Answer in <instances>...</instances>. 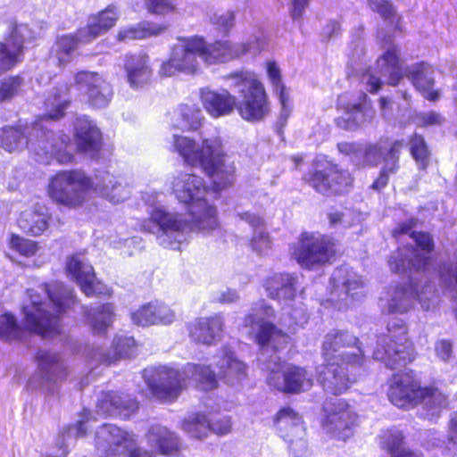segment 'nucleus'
I'll list each match as a JSON object with an SVG mask.
<instances>
[{"mask_svg": "<svg viewBox=\"0 0 457 457\" xmlns=\"http://www.w3.org/2000/svg\"><path fill=\"white\" fill-rule=\"evenodd\" d=\"M48 300L34 298L21 308L23 326L11 312L0 314V339L7 342L21 340L27 332L44 338L59 335L62 330L61 318L75 303L73 291L60 281L41 285Z\"/></svg>", "mask_w": 457, "mask_h": 457, "instance_id": "1", "label": "nucleus"}, {"mask_svg": "<svg viewBox=\"0 0 457 457\" xmlns=\"http://www.w3.org/2000/svg\"><path fill=\"white\" fill-rule=\"evenodd\" d=\"M172 190L177 198L187 204L191 222L201 230H212L218 227L217 209L202 197L208 186L195 174L181 173L172 181Z\"/></svg>", "mask_w": 457, "mask_h": 457, "instance_id": "2", "label": "nucleus"}, {"mask_svg": "<svg viewBox=\"0 0 457 457\" xmlns=\"http://www.w3.org/2000/svg\"><path fill=\"white\" fill-rule=\"evenodd\" d=\"M378 72L386 76V83L391 87L400 84L405 71L403 68L399 50L395 46L385 51L377 60ZM406 76L413 87L428 101L436 102L440 97V92L433 89L435 79L430 65L425 62H420L412 65Z\"/></svg>", "mask_w": 457, "mask_h": 457, "instance_id": "3", "label": "nucleus"}, {"mask_svg": "<svg viewBox=\"0 0 457 457\" xmlns=\"http://www.w3.org/2000/svg\"><path fill=\"white\" fill-rule=\"evenodd\" d=\"M92 177L82 169L59 170L46 187L49 200L60 210H78L87 204Z\"/></svg>", "mask_w": 457, "mask_h": 457, "instance_id": "4", "label": "nucleus"}, {"mask_svg": "<svg viewBox=\"0 0 457 457\" xmlns=\"http://www.w3.org/2000/svg\"><path fill=\"white\" fill-rule=\"evenodd\" d=\"M373 357L391 370L403 368L416 359L414 343L403 320L393 319L387 322L386 331L378 336Z\"/></svg>", "mask_w": 457, "mask_h": 457, "instance_id": "5", "label": "nucleus"}, {"mask_svg": "<svg viewBox=\"0 0 457 457\" xmlns=\"http://www.w3.org/2000/svg\"><path fill=\"white\" fill-rule=\"evenodd\" d=\"M291 258L307 270L333 264L341 256L339 243L327 234L304 231L290 247Z\"/></svg>", "mask_w": 457, "mask_h": 457, "instance_id": "6", "label": "nucleus"}, {"mask_svg": "<svg viewBox=\"0 0 457 457\" xmlns=\"http://www.w3.org/2000/svg\"><path fill=\"white\" fill-rule=\"evenodd\" d=\"M302 180L325 197L345 195L354 185L353 175L331 161H313L312 168L302 176Z\"/></svg>", "mask_w": 457, "mask_h": 457, "instance_id": "7", "label": "nucleus"}, {"mask_svg": "<svg viewBox=\"0 0 457 457\" xmlns=\"http://www.w3.org/2000/svg\"><path fill=\"white\" fill-rule=\"evenodd\" d=\"M319 423L331 439L346 442L359 426V414L348 400L329 396L321 403Z\"/></svg>", "mask_w": 457, "mask_h": 457, "instance_id": "8", "label": "nucleus"}, {"mask_svg": "<svg viewBox=\"0 0 457 457\" xmlns=\"http://www.w3.org/2000/svg\"><path fill=\"white\" fill-rule=\"evenodd\" d=\"M365 355L361 349L342 352L339 361L324 362L318 378L323 388L337 397L356 381L354 373L363 368Z\"/></svg>", "mask_w": 457, "mask_h": 457, "instance_id": "9", "label": "nucleus"}, {"mask_svg": "<svg viewBox=\"0 0 457 457\" xmlns=\"http://www.w3.org/2000/svg\"><path fill=\"white\" fill-rule=\"evenodd\" d=\"M229 77L241 87V100L237 101L236 109L242 119L250 122L262 120L270 112V103L263 84L251 73L235 72Z\"/></svg>", "mask_w": 457, "mask_h": 457, "instance_id": "10", "label": "nucleus"}, {"mask_svg": "<svg viewBox=\"0 0 457 457\" xmlns=\"http://www.w3.org/2000/svg\"><path fill=\"white\" fill-rule=\"evenodd\" d=\"M442 396L435 386H422L409 372L394 373L388 380L387 397L389 402L403 410L412 409L426 400Z\"/></svg>", "mask_w": 457, "mask_h": 457, "instance_id": "11", "label": "nucleus"}, {"mask_svg": "<svg viewBox=\"0 0 457 457\" xmlns=\"http://www.w3.org/2000/svg\"><path fill=\"white\" fill-rule=\"evenodd\" d=\"M96 447L104 457H156L151 450L136 445L134 435L112 424H104L96 434Z\"/></svg>", "mask_w": 457, "mask_h": 457, "instance_id": "12", "label": "nucleus"}, {"mask_svg": "<svg viewBox=\"0 0 457 457\" xmlns=\"http://www.w3.org/2000/svg\"><path fill=\"white\" fill-rule=\"evenodd\" d=\"M178 43L170 47V56L159 68L161 77H170L178 73L194 75L199 71L200 50L196 37H179Z\"/></svg>", "mask_w": 457, "mask_h": 457, "instance_id": "13", "label": "nucleus"}, {"mask_svg": "<svg viewBox=\"0 0 457 457\" xmlns=\"http://www.w3.org/2000/svg\"><path fill=\"white\" fill-rule=\"evenodd\" d=\"M147 386L159 402L172 403L187 387V376L179 369L160 366L153 370Z\"/></svg>", "mask_w": 457, "mask_h": 457, "instance_id": "14", "label": "nucleus"}, {"mask_svg": "<svg viewBox=\"0 0 457 457\" xmlns=\"http://www.w3.org/2000/svg\"><path fill=\"white\" fill-rule=\"evenodd\" d=\"M200 167L210 179L209 191L219 194L231 187L236 180L235 162L227 160V154L220 140Z\"/></svg>", "mask_w": 457, "mask_h": 457, "instance_id": "15", "label": "nucleus"}, {"mask_svg": "<svg viewBox=\"0 0 457 457\" xmlns=\"http://www.w3.org/2000/svg\"><path fill=\"white\" fill-rule=\"evenodd\" d=\"M74 85L84 90L87 104L93 109H102L111 103V85L97 72L79 71L74 75Z\"/></svg>", "mask_w": 457, "mask_h": 457, "instance_id": "16", "label": "nucleus"}, {"mask_svg": "<svg viewBox=\"0 0 457 457\" xmlns=\"http://www.w3.org/2000/svg\"><path fill=\"white\" fill-rule=\"evenodd\" d=\"M245 327L257 325V330L253 334V341L260 349H270L273 353H278L287 347L290 337L279 328L275 323L270 320H257L254 313H247L244 317Z\"/></svg>", "mask_w": 457, "mask_h": 457, "instance_id": "17", "label": "nucleus"}, {"mask_svg": "<svg viewBox=\"0 0 457 457\" xmlns=\"http://www.w3.org/2000/svg\"><path fill=\"white\" fill-rule=\"evenodd\" d=\"M65 270L86 296H110L112 295V290L96 278L93 266L84 262L79 256H70L66 261Z\"/></svg>", "mask_w": 457, "mask_h": 457, "instance_id": "18", "label": "nucleus"}, {"mask_svg": "<svg viewBox=\"0 0 457 457\" xmlns=\"http://www.w3.org/2000/svg\"><path fill=\"white\" fill-rule=\"evenodd\" d=\"M268 383L286 394H300L312 386V379L307 370L295 364L281 366L272 370L268 377Z\"/></svg>", "mask_w": 457, "mask_h": 457, "instance_id": "19", "label": "nucleus"}, {"mask_svg": "<svg viewBox=\"0 0 457 457\" xmlns=\"http://www.w3.org/2000/svg\"><path fill=\"white\" fill-rule=\"evenodd\" d=\"M200 58L207 64L227 62L247 54L251 46L247 42H231L229 40H215L207 43L203 37H196Z\"/></svg>", "mask_w": 457, "mask_h": 457, "instance_id": "20", "label": "nucleus"}, {"mask_svg": "<svg viewBox=\"0 0 457 457\" xmlns=\"http://www.w3.org/2000/svg\"><path fill=\"white\" fill-rule=\"evenodd\" d=\"M71 148V138L68 134L50 132L39 140L37 155L46 164L53 161L62 165L69 164L75 160Z\"/></svg>", "mask_w": 457, "mask_h": 457, "instance_id": "21", "label": "nucleus"}, {"mask_svg": "<svg viewBox=\"0 0 457 457\" xmlns=\"http://www.w3.org/2000/svg\"><path fill=\"white\" fill-rule=\"evenodd\" d=\"M76 152L98 157L103 148V134L87 116L76 118L73 126Z\"/></svg>", "mask_w": 457, "mask_h": 457, "instance_id": "22", "label": "nucleus"}, {"mask_svg": "<svg viewBox=\"0 0 457 457\" xmlns=\"http://www.w3.org/2000/svg\"><path fill=\"white\" fill-rule=\"evenodd\" d=\"M139 402L137 398L126 392L106 391L103 392L96 404V411L104 416H118L129 419L137 412Z\"/></svg>", "mask_w": 457, "mask_h": 457, "instance_id": "23", "label": "nucleus"}, {"mask_svg": "<svg viewBox=\"0 0 457 457\" xmlns=\"http://www.w3.org/2000/svg\"><path fill=\"white\" fill-rule=\"evenodd\" d=\"M219 141L217 138H204L197 145L193 138L174 135L172 151L179 154L187 164L201 166Z\"/></svg>", "mask_w": 457, "mask_h": 457, "instance_id": "24", "label": "nucleus"}, {"mask_svg": "<svg viewBox=\"0 0 457 457\" xmlns=\"http://www.w3.org/2000/svg\"><path fill=\"white\" fill-rule=\"evenodd\" d=\"M145 437L156 453L165 457H184L185 445L180 436L165 426L154 424L148 428Z\"/></svg>", "mask_w": 457, "mask_h": 457, "instance_id": "25", "label": "nucleus"}, {"mask_svg": "<svg viewBox=\"0 0 457 457\" xmlns=\"http://www.w3.org/2000/svg\"><path fill=\"white\" fill-rule=\"evenodd\" d=\"M123 71L129 87L141 89L149 85L154 71L146 54H127L123 58Z\"/></svg>", "mask_w": 457, "mask_h": 457, "instance_id": "26", "label": "nucleus"}, {"mask_svg": "<svg viewBox=\"0 0 457 457\" xmlns=\"http://www.w3.org/2000/svg\"><path fill=\"white\" fill-rule=\"evenodd\" d=\"M224 321L220 314L198 317L187 324L188 336L195 344L212 345L223 332Z\"/></svg>", "mask_w": 457, "mask_h": 457, "instance_id": "27", "label": "nucleus"}, {"mask_svg": "<svg viewBox=\"0 0 457 457\" xmlns=\"http://www.w3.org/2000/svg\"><path fill=\"white\" fill-rule=\"evenodd\" d=\"M119 19V8L116 4H110L97 12L90 14L87 24L80 27L79 31L83 33L84 38L91 43L114 28Z\"/></svg>", "mask_w": 457, "mask_h": 457, "instance_id": "28", "label": "nucleus"}, {"mask_svg": "<svg viewBox=\"0 0 457 457\" xmlns=\"http://www.w3.org/2000/svg\"><path fill=\"white\" fill-rule=\"evenodd\" d=\"M357 337L347 331L334 330L325 336L321 346V355L324 362L339 361L342 352H353L361 348Z\"/></svg>", "mask_w": 457, "mask_h": 457, "instance_id": "29", "label": "nucleus"}, {"mask_svg": "<svg viewBox=\"0 0 457 457\" xmlns=\"http://www.w3.org/2000/svg\"><path fill=\"white\" fill-rule=\"evenodd\" d=\"M297 278L288 272H278L263 280V288L270 299L274 301H294L296 296Z\"/></svg>", "mask_w": 457, "mask_h": 457, "instance_id": "30", "label": "nucleus"}, {"mask_svg": "<svg viewBox=\"0 0 457 457\" xmlns=\"http://www.w3.org/2000/svg\"><path fill=\"white\" fill-rule=\"evenodd\" d=\"M217 368L219 378L228 386L239 385L248 377L246 363L239 360L236 353L228 348H224L218 361Z\"/></svg>", "mask_w": 457, "mask_h": 457, "instance_id": "31", "label": "nucleus"}, {"mask_svg": "<svg viewBox=\"0 0 457 457\" xmlns=\"http://www.w3.org/2000/svg\"><path fill=\"white\" fill-rule=\"evenodd\" d=\"M200 99L204 108L213 118H219L230 114L237 105V98L227 89L220 92L210 89H203Z\"/></svg>", "mask_w": 457, "mask_h": 457, "instance_id": "32", "label": "nucleus"}, {"mask_svg": "<svg viewBox=\"0 0 457 457\" xmlns=\"http://www.w3.org/2000/svg\"><path fill=\"white\" fill-rule=\"evenodd\" d=\"M80 44L89 43L84 38L83 33L79 31V28L74 33H66L56 37L49 55L55 59L58 67H64L71 62L73 53Z\"/></svg>", "mask_w": 457, "mask_h": 457, "instance_id": "33", "label": "nucleus"}, {"mask_svg": "<svg viewBox=\"0 0 457 457\" xmlns=\"http://www.w3.org/2000/svg\"><path fill=\"white\" fill-rule=\"evenodd\" d=\"M51 215L34 206L20 212L16 223L18 228L26 235L38 237L46 233L50 228Z\"/></svg>", "mask_w": 457, "mask_h": 457, "instance_id": "34", "label": "nucleus"}, {"mask_svg": "<svg viewBox=\"0 0 457 457\" xmlns=\"http://www.w3.org/2000/svg\"><path fill=\"white\" fill-rule=\"evenodd\" d=\"M133 322L146 327L157 324H170L174 320V313L165 305L147 303L132 313Z\"/></svg>", "mask_w": 457, "mask_h": 457, "instance_id": "35", "label": "nucleus"}, {"mask_svg": "<svg viewBox=\"0 0 457 457\" xmlns=\"http://www.w3.org/2000/svg\"><path fill=\"white\" fill-rule=\"evenodd\" d=\"M337 109L345 111L344 116L337 117L334 120L336 126L343 130L355 131L372 119L365 106L360 103L344 105L337 102Z\"/></svg>", "mask_w": 457, "mask_h": 457, "instance_id": "36", "label": "nucleus"}, {"mask_svg": "<svg viewBox=\"0 0 457 457\" xmlns=\"http://www.w3.org/2000/svg\"><path fill=\"white\" fill-rule=\"evenodd\" d=\"M123 187L118 176L107 170H96L92 178L90 192H96L100 195L110 199L112 202H120L123 197L120 192Z\"/></svg>", "mask_w": 457, "mask_h": 457, "instance_id": "37", "label": "nucleus"}, {"mask_svg": "<svg viewBox=\"0 0 457 457\" xmlns=\"http://www.w3.org/2000/svg\"><path fill=\"white\" fill-rule=\"evenodd\" d=\"M167 28L165 24L142 21L137 24L120 29L116 34V40L118 42H127L156 37L164 32Z\"/></svg>", "mask_w": 457, "mask_h": 457, "instance_id": "38", "label": "nucleus"}, {"mask_svg": "<svg viewBox=\"0 0 457 457\" xmlns=\"http://www.w3.org/2000/svg\"><path fill=\"white\" fill-rule=\"evenodd\" d=\"M410 249L412 256L407 260V266L403 256H392L389 261L391 270L396 273H403L406 270L416 273L426 272L431 262L430 256L419 253L413 246H410Z\"/></svg>", "mask_w": 457, "mask_h": 457, "instance_id": "39", "label": "nucleus"}, {"mask_svg": "<svg viewBox=\"0 0 457 457\" xmlns=\"http://www.w3.org/2000/svg\"><path fill=\"white\" fill-rule=\"evenodd\" d=\"M28 30L29 27L27 24H21L13 20L7 22V32L4 35V43L8 45L10 50L15 53L16 56L21 61H23L25 54V31Z\"/></svg>", "mask_w": 457, "mask_h": 457, "instance_id": "40", "label": "nucleus"}, {"mask_svg": "<svg viewBox=\"0 0 457 457\" xmlns=\"http://www.w3.org/2000/svg\"><path fill=\"white\" fill-rule=\"evenodd\" d=\"M86 314L90 320L93 332H104L112 322L114 307L112 303H105L97 307L87 308Z\"/></svg>", "mask_w": 457, "mask_h": 457, "instance_id": "41", "label": "nucleus"}, {"mask_svg": "<svg viewBox=\"0 0 457 457\" xmlns=\"http://www.w3.org/2000/svg\"><path fill=\"white\" fill-rule=\"evenodd\" d=\"M396 291L402 297L417 300L422 308L428 311L436 290L429 284L420 287L410 279L406 285L399 287Z\"/></svg>", "mask_w": 457, "mask_h": 457, "instance_id": "42", "label": "nucleus"}, {"mask_svg": "<svg viewBox=\"0 0 457 457\" xmlns=\"http://www.w3.org/2000/svg\"><path fill=\"white\" fill-rule=\"evenodd\" d=\"M410 154L419 170H426L430 163L431 151L423 135L414 132L408 137Z\"/></svg>", "mask_w": 457, "mask_h": 457, "instance_id": "43", "label": "nucleus"}, {"mask_svg": "<svg viewBox=\"0 0 457 457\" xmlns=\"http://www.w3.org/2000/svg\"><path fill=\"white\" fill-rule=\"evenodd\" d=\"M191 372L196 377V387L204 392L216 390L219 387V373L211 368L210 365L189 363Z\"/></svg>", "mask_w": 457, "mask_h": 457, "instance_id": "44", "label": "nucleus"}, {"mask_svg": "<svg viewBox=\"0 0 457 457\" xmlns=\"http://www.w3.org/2000/svg\"><path fill=\"white\" fill-rule=\"evenodd\" d=\"M150 220L159 226L163 233L183 232L188 226L186 220L180 219L176 214L166 212L162 209H155L150 215Z\"/></svg>", "mask_w": 457, "mask_h": 457, "instance_id": "45", "label": "nucleus"}, {"mask_svg": "<svg viewBox=\"0 0 457 457\" xmlns=\"http://www.w3.org/2000/svg\"><path fill=\"white\" fill-rule=\"evenodd\" d=\"M208 415L204 412H194L181 422V428L190 436L203 439L208 435Z\"/></svg>", "mask_w": 457, "mask_h": 457, "instance_id": "46", "label": "nucleus"}, {"mask_svg": "<svg viewBox=\"0 0 457 457\" xmlns=\"http://www.w3.org/2000/svg\"><path fill=\"white\" fill-rule=\"evenodd\" d=\"M179 124L182 131H195L201 127V110L195 104H181L179 108Z\"/></svg>", "mask_w": 457, "mask_h": 457, "instance_id": "47", "label": "nucleus"}, {"mask_svg": "<svg viewBox=\"0 0 457 457\" xmlns=\"http://www.w3.org/2000/svg\"><path fill=\"white\" fill-rule=\"evenodd\" d=\"M24 79L21 75H11L0 79V104L8 103L23 91Z\"/></svg>", "mask_w": 457, "mask_h": 457, "instance_id": "48", "label": "nucleus"}, {"mask_svg": "<svg viewBox=\"0 0 457 457\" xmlns=\"http://www.w3.org/2000/svg\"><path fill=\"white\" fill-rule=\"evenodd\" d=\"M9 247L22 257H34L40 249L39 242L12 233L8 239Z\"/></svg>", "mask_w": 457, "mask_h": 457, "instance_id": "49", "label": "nucleus"}, {"mask_svg": "<svg viewBox=\"0 0 457 457\" xmlns=\"http://www.w3.org/2000/svg\"><path fill=\"white\" fill-rule=\"evenodd\" d=\"M370 7L386 22L401 30L402 17L397 14L393 4L389 0H368Z\"/></svg>", "mask_w": 457, "mask_h": 457, "instance_id": "50", "label": "nucleus"}, {"mask_svg": "<svg viewBox=\"0 0 457 457\" xmlns=\"http://www.w3.org/2000/svg\"><path fill=\"white\" fill-rule=\"evenodd\" d=\"M24 138L21 129L16 126H5L0 129V146L9 153L18 150Z\"/></svg>", "mask_w": 457, "mask_h": 457, "instance_id": "51", "label": "nucleus"}, {"mask_svg": "<svg viewBox=\"0 0 457 457\" xmlns=\"http://www.w3.org/2000/svg\"><path fill=\"white\" fill-rule=\"evenodd\" d=\"M404 435L402 431L395 429H387L380 436V447L385 450L390 456L401 452L404 445Z\"/></svg>", "mask_w": 457, "mask_h": 457, "instance_id": "52", "label": "nucleus"}, {"mask_svg": "<svg viewBox=\"0 0 457 457\" xmlns=\"http://www.w3.org/2000/svg\"><path fill=\"white\" fill-rule=\"evenodd\" d=\"M301 421V415L289 406L280 408L273 416V424L278 429L296 426L300 424Z\"/></svg>", "mask_w": 457, "mask_h": 457, "instance_id": "53", "label": "nucleus"}, {"mask_svg": "<svg viewBox=\"0 0 457 457\" xmlns=\"http://www.w3.org/2000/svg\"><path fill=\"white\" fill-rule=\"evenodd\" d=\"M35 360L41 371L55 374L58 370L62 369V364L57 353L45 350H38L36 353Z\"/></svg>", "mask_w": 457, "mask_h": 457, "instance_id": "54", "label": "nucleus"}, {"mask_svg": "<svg viewBox=\"0 0 457 457\" xmlns=\"http://www.w3.org/2000/svg\"><path fill=\"white\" fill-rule=\"evenodd\" d=\"M232 423L230 418L220 413H210L208 415V432H213L219 436H224L231 431Z\"/></svg>", "mask_w": 457, "mask_h": 457, "instance_id": "55", "label": "nucleus"}, {"mask_svg": "<svg viewBox=\"0 0 457 457\" xmlns=\"http://www.w3.org/2000/svg\"><path fill=\"white\" fill-rule=\"evenodd\" d=\"M22 61L4 41H0V76L18 66Z\"/></svg>", "mask_w": 457, "mask_h": 457, "instance_id": "56", "label": "nucleus"}, {"mask_svg": "<svg viewBox=\"0 0 457 457\" xmlns=\"http://www.w3.org/2000/svg\"><path fill=\"white\" fill-rule=\"evenodd\" d=\"M404 147V141L402 139L395 140L387 149L386 153L383 156V160L386 163H390L389 170L391 173H395L400 168L399 159L400 154Z\"/></svg>", "mask_w": 457, "mask_h": 457, "instance_id": "57", "label": "nucleus"}, {"mask_svg": "<svg viewBox=\"0 0 457 457\" xmlns=\"http://www.w3.org/2000/svg\"><path fill=\"white\" fill-rule=\"evenodd\" d=\"M145 8L152 14L165 15L173 12L176 6L171 0H145Z\"/></svg>", "mask_w": 457, "mask_h": 457, "instance_id": "58", "label": "nucleus"}, {"mask_svg": "<svg viewBox=\"0 0 457 457\" xmlns=\"http://www.w3.org/2000/svg\"><path fill=\"white\" fill-rule=\"evenodd\" d=\"M363 166H377L382 158V146L378 143L367 145L362 154Z\"/></svg>", "mask_w": 457, "mask_h": 457, "instance_id": "59", "label": "nucleus"}, {"mask_svg": "<svg viewBox=\"0 0 457 457\" xmlns=\"http://www.w3.org/2000/svg\"><path fill=\"white\" fill-rule=\"evenodd\" d=\"M136 347V342L132 337H120L113 345L115 360L129 357Z\"/></svg>", "mask_w": 457, "mask_h": 457, "instance_id": "60", "label": "nucleus"}, {"mask_svg": "<svg viewBox=\"0 0 457 457\" xmlns=\"http://www.w3.org/2000/svg\"><path fill=\"white\" fill-rule=\"evenodd\" d=\"M409 236L422 251L426 253H432L434 251L435 244L430 233L412 230Z\"/></svg>", "mask_w": 457, "mask_h": 457, "instance_id": "61", "label": "nucleus"}, {"mask_svg": "<svg viewBox=\"0 0 457 457\" xmlns=\"http://www.w3.org/2000/svg\"><path fill=\"white\" fill-rule=\"evenodd\" d=\"M212 24L219 31L228 33L235 25V12L226 11L220 15H215L212 18Z\"/></svg>", "mask_w": 457, "mask_h": 457, "instance_id": "62", "label": "nucleus"}, {"mask_svg": "<svg viewBox=\"0 0 457 457\" xmlns=\"http://www.w3.org/2000/svg\"><path fill=\"white\" fill-rule=\"evenodd\" d=\"M267 73L271 84L276 87H280V99L282 104H285L284 89L285 87L282 83V77L280 69L275 61L267 62Z\"/></svg>", "mask_w": 457, "mask_h": 457, "instance_id": "63", "label": "nucleus"}, {"mask_svg": "<svg viewBox=\"0 0 457 457\" xmlns=\"http://www.w3.org/2000/svg\"><path fill=\"white\" fill-rule=\"evenodd\" d=\"M71 102L69 99L58 103L54 107L46 111L42 116V120H59L66 115V110L71 105Z\"/></svg>", "mask_w": 457, "mask_h": 457, "instance_id": "64", "label": "nucleus"}]
</instances>
